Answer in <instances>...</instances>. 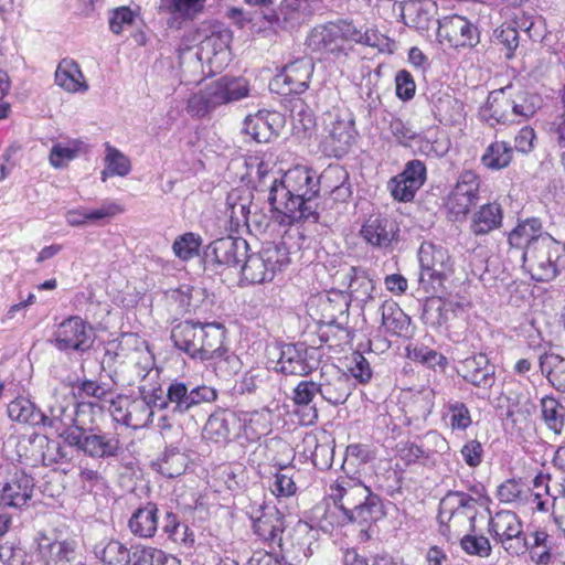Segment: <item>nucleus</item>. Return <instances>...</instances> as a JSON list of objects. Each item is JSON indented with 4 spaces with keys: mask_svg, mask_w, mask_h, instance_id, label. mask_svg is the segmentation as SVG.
<instances>
[{
    "mask_svg": "<svg viewBox=\"0 0 565 565\" xmlns=\"http://www.w3.org/2000/svg\"><path fill=\"white\" fill-rule=\"evenodd\" d=\"M226 329L217 322L183 321L171 331L174 347L191 359L205 362L217 352L225 340Z\"/></svg>",
    "mask_w": 565,
    "mask_h": 565,
    "instance_id": "20e7f679",
    "label": "nucleus"
},
{
    "mask_svg": "<svg viewBox=\"0 0 565 565\" xmlns=\"http://www.w3.org/2000/svg\"><path fill=\"white\" fill-rule=\"evenodd\" d=\"M489 533L510 555H521L527 551L522 523L514 512L499 511L490 516Z\"/></svg>",
    "mask_w": 565,
    "mask_h": 565,
    "instance_id": "4468645a",
    "label": "nucleus"
},
{
    "mask_svg": "<svg viewBox=\"0 0 565 565\" xmlns=\"http://www.w3.org/2000/svg\"><path fill=\"white\" fill-rule=\"evenodd\" d=\"M33 479L24 472H17L1 492V502L7 507L21 508L32 498Z\"/></svg>",
    "mask_w": 565,
    "mask_h": 565,
    "instance_id": "2f4dec72",
    "label": "nucleus"
},
{
    "mask_svg": "<svg viewBox=\"0 0 565 565\" xmlns=\"http://www.w3.org/2000/svg\"><path fill=\"white\" fill-rule=\"evenodd\" d=\"M94 342V332L82 318L70 317L54 332V344L61 351H86Z\"/></svg>",
    "mask_w": 565,
    "mask_h": 565,
    "instance_id": "f3484780",
    "label": "nucleus"
},
{
    "mask_svg": "<svg viewBox=\"0 0 565 565\" xmlns=\"http://www.w3.org/2000/svg\"><path fill=\"white\" fill-rule=\"evenodd\" d=\"M105 168L102 171L103 181L114 175L126 177L130 173L131 162L125 153L109 143L105 145Z\"/></svg>",
    "mask_w": 565,
    "mask_h": 565,
    "instance_id": "09e8293b",
    "label": "nucleus"
},
{
    "mask_svg": "<svg viewBox=\"0 0 565 565\" xmlns=\"http://www.w3.org/2000/svg\"><path fill=\"white\" fill-rule=\"evenodd\" d=\"M202 238L199 234L189 232L175 238L172 250L177 258L183 262L193 259L199 255Z\"/></svg>",
    "mask_w": 565,
    "mask_h": 565,
    "instance_id": "4d7b16f0",
    "label": "nucleus"
},
{
    "mask_svg": "<svg viewBox=\"0 0 565 565\" xmlns=\"http://www.w3.org/2000/svg\"><path fill=\"white\" fill-rule=\"evenodd\" d=\"M303 454L319 470L329 469L333 461V448L328 441L320 443L317 435L307 434L302 440Z\"/></svg>",
    "mask_w": 565,
    "mask_h": 565,
    "instance_id": "ea45409f",
    "label": "nucleus"
},
{
    "mask_svg": "<svg viewBox=\"0 0 565 565\" xmlns=\"http://www.w3.org/2000/svg\"><path fill=\"white\" fill-rule=\"evenodd\" d=\"M388 188L393 198L401 202L412 201L415 193L420 189L417 186L416 180H413V183L412 180L406 181L401 173L390 181Z\"/></svg>",
    "mask_w": 565,
    "mask_h": 565,
    "instance_id": "0e129e2a",
    "label": "nucleus"
},
{
    "mask_svg": "<svg viewBox=\"0 0 565 565\" xmlns=\"http://www.w3.org/2000/svg\"><path fill=\"white\" fill-rule=\"evenodd\" d=\"M313 73V63L310 58H298L284 67L280 75L276 77V83L286 86L288 94H301L308 87Z\"/></svg>",
    "mask_w": 565,
    "mask_h": 565,
    "instance_id": "cd10ccee",
    "label": "nucleus"
},
{
    "mask_svg": "<svg viewBox=\"0 0 565 565\" xmlns=\"http://www.w3.org/2000/svg\"><path fill=\"white\" fill-rule=\"evenodd\" d=\"M354 24L350 22L317 25L307 38V45L312 52L332 55L334 58L348 56L352 50Z\"/></svg>",
    "mask_w": 565,
    "mask_h": 565,
    "instance_id": "9d476101",
    "label": "nucleus"
},
{
    "mask_svg": "<svg viewBox=\"0 0 565 565\" xmlns=\"http://www.w3.org/2000/svg\"><path fill=\"white\" fill-rule=\"evenodd\" d=\"M344 278L352 300L365 303L373 298L374 282L364 269L351 267Z\"/></svg>",
    "mask_w": 565,
    "mask_h": 565,
    "instance_id": "a19ab883",
    "label": "nucleus"
},
{
    "mask_svg": "<svg viewBox=\"0 0 565 565\" xmlns=\"http://www.w3.org/2000/svg\"><path fill=\"white\" fill-rule=\"evenodd\" d=\"M324 186L330 188L331 196L334 201L344 202L350 195L351 190L347 184L348 174L339 167H329L320 177Z\"/></svg>",
    "mask_w": 565,
    "mask_h": 565,
    "instance_id": "3c124183",
    "label": "nucleus"
},
{
    "mask_svg": "<svg viewBox=\"0 0 565 565\" xmlns=\"http://www.w3.org/2000/svg\"><path fill=\"white\" fill-rule=\"evenodd\" d=\"M397 227L393 221L384 216L369 217L360 230L362 238L371 246L387 248L396 238Z\"/></svg>",
    "mask_w": 565,
    "mask_h": 565,
    "instance_id": "c85d7f7f",
    "label": "nucleus"
},
{
    "mask_svg": "<svg viewBox=\"0 0 565 565\" xmlns=\"http://www.w3.org/2000/svg\"><path fill=\"white\" fill-rule=\"evenodd\" d=\"M277 115L268 111H258L244 120V131L257 142H268L277 135L274 121Z\"/></svg>",
    "mask_w": 565,
    "mask_h": 565,
    "instance_id": "4c0bfd02",
    "label": "nucleus"
},
{
    "mask_svg": "<svg viewBox=\"0 0 565 565\" xmlns=\"http://www.w3.org/2000/svg\"><path fill=\"white\" fill-rule=\"evenodd\" d=\"M35 559L42 565H74L77 559L75 543L70 541H56L43 532H39L34 539Z\"/></svg>",
    "mask_w": 565,
    "mask_h": 565,
    "instance_id": "412c9836",
    "label": "nucleus"
},
{
    "mask_svg": "<svg viewBox=\"0 0 565 565\" xmlns=\"http://www.w3.org/2000/svg\"><path fill=\"white\" fill-rule=\"evenodd\" d=\"M458 373L466 382L477 387L490 388L495 382L494 366L484 354L465 359L460 363Z\"/></svg>",
    "mask_w": 565,
    "mask_h": 565,
    "instance_id": "bb28decb",
    "label": "nucleus"
},
{
    "mask_svg": "<svg viewBox=\"0 0 565 565\" xmlns=\"http://www.w3.org/2000/svg\"><path fill=\"white\" fill-rule=\"evenodd\" d=\"M527 551L531 559L537 565H547L552 562L555 541L545 530H536L531 534V540L526 539Z\"/></svg>",
    "mask_w": 565,
    "mask_h": 565,
    "instance_id": "79ce46f5",
    "label": "nucleus"
},
{
    "mask_svg": "<svg viewBox=\"0 0 565 565\" xmlns=\"http://www.w3.org/2000/svg\"><path fill=\"white\" fill-rule=\"evenodd\" d=\"M126 347H121L124 360L116 371L118 382L126 386H137L140 394L163 393L160 384V372L154 367V358L142 341L128 337Z\"/></svg>",
    "mask_w": 565,
    "mask_h": 565,
    "instance_id": "7ed1b4c3",
    "label": "nucleus"
},
{
    "mask_svg": "<svg viewBox=\"0 0 565 565\" xmlns=\"http://www.w3.org/2000/svg\"><path fill=\"white\" fill-rule=\"evenodd\" d=\"M248 243L242 237L226 236L210 243L205 255L218 265L238 266L246 258Z\"/></svg>",
    "mask_w": 565,
    "mask_h": 565,
    "instance_id": "b1692460",
    "label": "nucleus"
},
{
    "mask_svg": "<svg viewBox=\"0 0 565 565\" xmlns=\"http://www.w3.org/2000/svg\"><path fill=\"white\" fill-rule=\"evenodd\" d=\"M65 443L95 459L116 457L121 450V443L116 433L81 426L70 428L65 433Z\"/></svg>",
    "mask_w": 565,
    "mask_h": 565,
    "instance_id": "9b49d317",
    "label": "nucleus"
},
{
    "mask_svg": "<svg viewBox=\"0 0 565 565\" xmlns=\"http://www.w3.org/2000/svg\"><path fill=\"white\" fill-rule=\"evenodd\" d=\"M420 265L419 285L425 292H437L454 271V263L447 248L425 242L418 250Z\"/></svg>",
    "mask_w": 565,
    "mask_h": 565,
    "instance_id": "1a4fd4ad",
    "label": "nucleus"
},
{
    "mask_svg": "<svg viewBox=\"0 0 565 565\" xmlns=\"http://www.w3.org/2000/svg\"><path fill=\"white\" fill-rule=\"evenodd\" d=\"M407 356L428 367L444 366L446 364V358L443 354L425 345L407 348Z\"/></svg>",
    "mask_w": 565,
    "mask_h": 565,
    "instance_id": "e2e57ef3",
    "label": "nucleus"
},
{
    "mask_svg": "<svg viewBox=\"0 0 565 565\" xmlns=\"http://www.w3.org/2000/svg\"><path fill=\"white\" fill-rule=\"evenodd\" d=\"M130 532L142 539L152 537L158 530V508L154 503H147L138 508L128 521Z\"/></svg>",
    "mask_w": 565,
    "mask_h": 565,
    "instance_id": "c9c22d12",
    "label": "nucleus"
},
{
    "mask_svg": "<svg viewBox=\"0 0 565 565\" xmlns=\"http://www.w3.org/2000/svg\"><path fill=\"white\" fill-rule=\"evenodd\" d=\"M502 218L500 204L495 202L483 204L472 215L470 231L477 236L489 234L501 226Z\"/></svg>",
    "mask_w": 565,
    "mask_h": 565,
    "instance_id": "e433bc0d",
    "label": "nucleus"
},
{
    "mask_svg": "<svg viewBox=\"0 0 565 565\" xmlns=\"http://www.w3.org/2000/svg\"><path fill=\"white\" fill-rule=\"evenodd\" d=\"M437 39L450 47H472L478 43V31L466 18L452 14L438 20Z\"/></svg>",
    "mask_w": 565,
    "mask_h": 565,
    "instance_id": "6ab92c4d",
    "label": "nucleus"
},
{
    "mask_svg": "<svg viewBox=\"0 0 565 565\" xmlns=\"http://www.w3.org/2000/svg\"><path fill=\"white\" fill-rule=\"evenodd\" d=\"M329 498L351 523L369 524L384 516L381 498L358 479L338 478L329 488Z\"/></svg>",
    "mask_w": 565,
    "mask_h": 565,
    "instance_id": "f03ea898",
    "label": "nucleus"
},
{
    "mask_svg": "<svg viewBox=\"0 0 565 565\" xmlns=\"http://www.w3.org/2000/svg\"><path fill=\"white\" fill-rule=\"evenodd\" d=\"M8 416L19 423L30 424L32 426L42 425L45 420V414L35 407V405L25 397H18L9 403Z\"/></svg>",
    "mask_w": 565,
    "mask_h": 565,
    "instance_id": "c03bdc74",
    "label": "nucleus"
},
{
    "mask_svg": "<svg viewBox=\"0 0 565 565\" xmlns=\"http://www.w3.org/2000/svg\"><path fill=\"white\" fill-rule=\"evenodd\" d=\"M255 534L268 543L270 547L282 546V533L285 531V516L275 507L260 505L256 514L252 513Z\"/></svg>",
    "mask_w": 565,
    "mask_h": 565,
    "instance_id": "4be33fe9",
    "label": "nucleus"
},
{
    "mask_svg": "<svg viewBox=\"0 0 565 565\" xmlns=\"http://www.w3.org/2000/svg\"><path fill=\"white\" fill-rule=\"evenodd\" d=\"M434 407V391L423 387L419 391L411 393L404 404L406 424L424 422L430 415Z\"/></svg>",
    "mask_w": 565,
    "mask_h": 565,
    "instance_id": "72a5a7b5",
    "label": "nucleus"
},
{
    "mask_svg": "<svg viewBox=\"0 0 565 565\" xmlns=\"http://www.w3.org/2000/svg\"><path fill=\"white\" fill-rule=\"evenodd\" d=\"M132 546L127 548L122 543L110 540L95 546L94 553L106 565H128Z\"/></svg>",
    "mask_w": 565,
    "mask_h": 565,
    "instance_id": "8fccbe9b",
    "label": "nucleus"
},
{
    "mask_svg": "<svg viewBox=\"0 0 565 565\" xmlns=\"http://www.w3.org/2000/svg\"><path fill=\"white\" fill-rule=\"evenodd\" d=\"M418 152L427 157H441L448 151V142L438 138L431 139L418 134V138L414 141V146Z\"/></svg>",
    "mask_w": 565,
    "mask_h": 565,
    "instance_id": "774afa93",
    "label": "nucleus"
},
{
    "mask_svg": "<svg viewBox=\"0 0 565 565\" xmlns=\"http://www.w3.org/2000/svg\"><path fill=\"white\" fill-rule=\"evenodd\" d=\"M388 130L394 139L404 147H413L414 141L418 138V132L401 118H392L388 124Z\"/></svg>",
    "mask_w": 565,
    "mask_h": 565,
    "instance_id": "69168bd1",
    "label": "nucleus"
},
{
    "mask_svg": "<svg viewBox=\"0 0 565 565\" xmlns=\"http://www.w3.org/2000/svg\"><path fill=\"white\" fill-rule=\"evenodd\" d=\"M206 367L212 369L220 379H228L236 374L241 369V361L237 355L231 353L228 349L221 344L217 352L205 361Z\"/></svg>",
    "mask_w": 565,
    "mask_h": 565,
    "instance_id": "37998d69",
    "label": "nucleus"
},
{
    "mask_svg": "<svg viewBox=\"0 0 565 565\" xmlns=\"http://www.w3.org/2000/svg\"><path fill=\"white\" fill-rule=\"evenodd\" d=\"M541 372L552 376L551 381L565 383V359L554 353H542L539 358Z\"/></svg>",
    "mask_w": 565,
    "mask_h": 565,
    "instance_id": "bf43d9fd",
    "label": "nucleus"
},
{
    "mask_svg": "<svg viewBox=\"0 0 565 565\" xmlns=\"http://www.w3.org/2000/svg\"><path fill=\"white\" fill-rule=\"evenodd\" d=\"M478 502L463 492H450L439 502V533L448 541L475 532Z\"/></svg>",
    "mask_w": 565,
    "mask_h": 565,
    "instance_id": "423d86ee",
    "label": "nucleus"
},
{
    "mask_svg": "<svg viewBox=\"0 0 565 565\" xmlns=\"http://www.w3.org/2000/svg\"><path fill=\"white\" fill-rule=\"evenodd\" d=\"M161 394H141L137 398L118 395L110 401L109 413L117 423L134 429L143 428L151 422L153 407H158Z\"/></svg>",
    "mask_w": 565,
    "mask_h": 565,
    "instance_id": "f8f14e48",
    "label": "nucleus"
},
{
    "mask_svg": "<svg viewBox=\"0 0 565 565\" xmlns=\"http://www.w3.org/2000/svg\"><path fill=\"white\" fill-rule=\"evenodd\" d=\"M317 349L303 344H285L280 349L277 370L287 375L306 376L318 366Z\"/></svg>",
    "mask_w": 565,
    "mask_h": 565,
    "instance_id": "aec40b11",
    "label": "nucleus"
},
{
    "mask_svg": "<svg viewBox=\"0 0 565 565\" xmlns=\"http://www.w3.org/2000/svg\"><path fill=\"white\" fill-rule=\"evenodd\" d=\"M241 428V418L233 412L218 411L211 414L203 427V438L215 444L225 445L236 436Z\"/></svg>",
    "mask_w": 565,
    "mask_h": 565,
    "instance_id": "393cba45",
    "label": "nucleus"
},
{
    "mask_svg": "<svg viewBox=\"0 0 565 565\" xmlns=\"http://www.w3.org/2000/svg\"><path fill=\"white\" fill-rule=\"evenodd\" d=\"M249 84L244 77L223 76L193 93L186 103V111L193 117L203 118L217 107L245 98Z\"/></svg>",
    "mask_w": 565,
    "mask_h": 565,
    "instance_id": "39448f33",
    "label": "nucleus"
},
{
    "mask_svg": "<svg viewBox=\"0 0 565 565\" xmlns=\"http://www.w3.org/2000/svg\"><path fill=\"white\" fill-rule=\"evenodd\" d=\"M232 32L222 26H214L200 43L196 57L205 61L213 72H221L231 61L230 43Z\"/></svg>",
    "mask_w": 565,
    "mask_h": 565,
    "instance_id": "a211bd4d",
    "label": "nucleus"
},
{
    "mask_svg": "<svg viewBox=\"0 0 565 565\" xmlns=\"http://www.w3.org/2000/svg\"><path fill=\"white\" fill-rule=\"evenodd\" d=\"M217 399V391L207 385H192L178 380L172 381L166 392V398L158 399L160 409L171 407L172 413L186 414L202 404Z\"/></svg>",
    "mask_w": 565,
    "mask_h": 565,
    "instance_id": "ddd939ff",
    "label": "nucleus"
},
{
    "mask_svg": "<svg viewBox=\"0 0 565 565\" xmlns=\"http://www.w3.org/2000/svg\"><path fill=\"white\" fill-rule=\"evenodd\" d=\"M138 17V12L129 7H119L110 12L109 29L115 34H120L125 28L131 26Z\"/></svg>",
    "mask_w": 565,
    "mask_h": 565,
    "instance_id": "338daca9",
    "label": "nucleus"
},
{
    "mask_svg": "<svg viewBox=\"0 0 565 565\" xmlns=\"http://www.w3.org/2000/svg\"><path fill=\"white\" fill-rule=\"evenodd\" d=\"M509 90L510 87H504L490 94L488 106L482 110V116L491 126L515 122L514 113H512V98Z\"/></svg>",
    "mask_w": 565,
    "mask_h": 565,
    "instance_id": "c756f323",
    "label": "nucleus"
},
{
    "mask_svg": "<svg viewBox=\"0 0 565 565\" xmlns=\"http://www.w3.org/2000/svg\"><path fill=\"white\" fill-rule=\"evenodd\" d=\"M480 182L472 171L460 174L456 185L449 192L445 201L447 216L451 221H460L466 217L479 196Z\"/></svg>",
    "mask_w": 565,
    "mask_h": 565,
    "instance_id": "dca6fc26",
    "label": "nucleus"
},
{
    "mask_svg": "<svg viewBox=\"0 0 565 565\" xmlns=\"http://www.w3.org/2000/svg\"><path fill=\"white\" fill-rule=\"evenodd\" d=\"M121 212V209L116 203H109L100 209L86 211L84 209L70 210L65 214V218L71 226H84L89 222L103 220L105 217L114 216Z\"/></svg>",
    "mask_w": 565,
    "mask_h": 565,
    "instance_id": "49530a36",
    "label": "nucleus"
},
{
    "mask_svg": "<svg viewBox=\"0 0 565 565\" xmlns=\"http://www.w3.org/2000/svg\"><path fill=\"white\" fill-rule=\"evenodd\" d=\"M288 263L289 253L285 244L267 243L258 253L246 254L241 266L242 277L249 284L271 281Z\"/></svg>",
    "mask_w": 565,
    "mask_h": 565,
    "instance_id": "6e6552de",
    "label": "nucleus"
},
{
    "mask_svg": "<svg viewBox=\"0 0 565 565\" xmlns=\"http://www.w3.org/2000/svg\"><path fill=\"white\" fill-rule=\"evenodd\" d=\"M318 385L320 396L334 406L344 404L353 390L349 375L334 365L322 367Z\"/></svg>",
    "mask_w": 565,
    "mask_h": 565,
    "instance_id": "5701e85b",
    "label": "nucleus"
},
{
    "mask_svg": "<svg viewBox=\"0 0 565 565\" xmlns=\"http://www.w3.org/2000/svg\"><path fill=\"white\" fill-rule=\"evenodd\" d=\"M168 537L177 544L190 546L194 543V534L186 524L177 521V516L172 513L167 514V523L163 527Z\"/></svg>",
    "mask_w": 565,
    "mask_h": 565,
    "instance_id": "680f3d73",
    "label": "nucleus"
},
{
    "mask_svg": "<svg viewBox=\"0 0 565 565\" xmlns=\"http://www.w3.org/2000/svg\"><path fill=\"white\" fill-rule=\"evenodd\" d=\"M449 426L452 430H466L472 423L470 411L467 405L459 401H449L446 404Z\"/></svg>",
    "mask_w": 565,
    "mask_h": 565,
    "instance_id": "052dcab7",
    "label": "nucleus"
},
{
    "mask_svg": "<svg viewBox=\"0 0 565 565\" xmlns=\"http://www.w3.org/2000/svg\"><path fill=\"white\" fill-rule=\"evenodd\" d=\"M86 404H77L72 394L54 392L47 404V412L43 426L51 428L57 436L65 441V433L70 428H78L76 415L84 412Z\"/></svg>",
    "mask_w": 565,
    "mask_h": 565,
    "instance_id": "2eb2a0df",
    "label": "nucleus"
},
{
    "mask_svg": "<svg viewBox=\"0 0 565 565\" xmlns=\"http://www.w3.org/2000/svg\"><path fill=\"white\" fill-rule=\"evenodd\" d=\"M547 235L543 232L542 222L531 217L520 222L509 234L508 241L511 247L525 250L534 241Z\"/></svg>",
    "mask_w": 565,
    "mask_h": 565,
    "instance_id": "58836bf2",
    "label": "nucleus"
},
{
    "mask_svg": "<svg viewBox=\"0 0 565 565\" xmlns=\"http://www.w3.org/2000/svg\"><path fill=\"white\" fill-rule=\"evenodd\" d=\"M436 10V3L431 0H409L404 3L402 15L406 25L426 31L429 29Z\"/></svg>",
    "mask_w": 565,
    "mask_h": 565,
    "instance_id": "473e14b6",
    "label": "nucleus"
},
{
    "mask_svg": "<svg viewBox=\"0 0 565 565\" xmlns=\"http://www.w3.org/2000/svg\"><path fill=\"white\" fill-rule=\"evenodd\" d=\"M564 256L565 246L550 234L534 241L522 253L524 266L537 281L554 279Z\"/></svg>",
    "mask_w": 565,
    "mask_h": 565,
    "instance_id": "0eeeda50",
    "label": "nucleus"
},
{
    "mask_svg": "<svg viewBox=\"0 0 565 565\" xmlns=\"http://www.w3.org/2000/svg\"><path fill=\"white\" fill-rule=\"evenodd\" d=\"M323 126L335 156L345 152L353 140L352 120L342 118L338 111H328L323 115Z\"/></svg>",
    "mask_w": 565,
    "mask_h": 565,
    "instance_id": "a878e982",
    "label": "nucleus"
},
{
    "mask_svg": "<svg viewBox=\"0 0 565 565\" xmlns=\"http://www.w3.org/2000/svg\"><path fill=\"white\" fill-rule=\"evenodd\" d=\"M408 317L395 303L382 308V326L391 333L401 335L408 329Z\"/></svg>",
    "mask_w": 565,
    "mask_h": 565,
    "instance_id": "13d9d810",
    "label": "nucleus"
},
{
    "mask_svg": "<svg viewBox=\"0 0 565 565\" xmlns=\"http://www.w3.org/2000/svg\"><path fill=\"white\" fill-rule=\"evenodd\" d=\"M269 490L278 499L295 495L297 486L294 469L288 465L279 466V470L271 478Z\"/></svg>",
    "mask_w": 565,
    "mask_h": 565,
    "instance_id": "5fc2aeb1",
    "label": "nucleus"
},
{
    "mask_svg": "<svg viewBox=\"0 0 565 565\" xmlns=\"http://www.w3.org/2000/svg\"><path fill=\"white\" fill-rule=\"evenodd\" d=\"M55 83L70 93H85L88 85L79 65L72 58H63L55 71Z\"/></svg>",
    "mask_w": 565,
    "mask_h": 565,
    "instance_id": "f704fd0d",
    "label": "nucleus"
},
{
    "mask_svg": "<svg viewBox=\"0 0 565 565\" xmlns=\"http://www.w3.org/2000/svg\"><path fill=\"white\" fill-rule=\"evenodd\" d=\"M321 179L305 167L288 170L269 186L268 202L275 213V220L281 225H291L302 220H318L312 200L319 192Z\"/></svg>",
    "mask_w": 565,
    "mask_h": 565,
    "instance_id": "f257e3e1",
    "label": "nucleus"
},
{
    "mask_svg": "<svg viewBox=\"0 0 565 565\" xmlns=\"http://www.w3.org/2000/svg\"><path fill=\"white\" fill-rule=\"evenodd\" d=\"M542 418L555 434H561L565 424V407L554 397L541 399Z\"/></svg>",
    "mask_w": 565,
    "mask_h": 565,
    "instance_id": "6e6d98bb",
    "label": "nucleus"
},
{
    "mask_svg": "<svg viewBox=\"0 0 565 565\" xmlns=\"http://www.w3.org/2000/svg\"><path fill=\"white\" fill-rule=\"evenodd\" d=\"M512 148L504 141L490 143L481 157L482 164L491 170L507 168L512 160Z\"/></svg>",
    "mask_w": 565,
    "mask_h": 565,
    "instance_id": "864d4df0",
    "label": "nucleus"
},
{
    "mask_svg": "<svg viewBox=\"0 0 565 565\" xmlns=\"http://www.w3.org/2000/svg\"><path fill=\"white\" fill-rule=\"evenodd\" d=\"M241 428L246 440H259L270 431V413L263 409L247 414L241 419Z\"/></svg>",
    "mask_w": 565,
    "mask_h": 565,
    "instance_id": "a18cd8bd",
    "label": "nucleus"
},
{
    "mask_svg": "<svg viewBox=\"0 0 565 565\" xmlns=\"http://www.w3.org/2000/svg\"><path fill=\"white\" fill-rule=\"evenodd\" d=\"M462 308L458 302L440 297L428 298L423 308V320L433 328H439L452 320Z\"/></svg>",
    "mask_w": 565,
    "mask_h": 565,
    "instance_id": "7c9ffc66",
    "label": "nucleus"
},
{
    "mask_svg": "<svg viewBox=\"0 0 565 565\" xmlns=\"http://www.w3.org/2000/svg\"><path fill=\"white\" fill-rule=\"evenodd\" d=\"M206 0H160L159 10L174 19L192 20L200 14Z\"/></svg>",
    "mask_w": 565,
    "mask_h": 565,
    "instance_id": "de8ad7c7",
    "label": "nucleus"
},
{
    "mask_svg": "<svg viewBox=\"0 0 565 565\" xmlns=\"http://www.w3.org/2000/svg\"><path fill=\"white\" fill-rule=\"evenodd\" d=\"M189 463L188 456L177 448H168L162 457L156 462L158 471L168 478L181 476Z\"/></svg>",
    "mask_w": 565,
    "mask_h": 565,
    "instance_id": "603ef678",
    "label": "nucleus"
}]
</instances>
